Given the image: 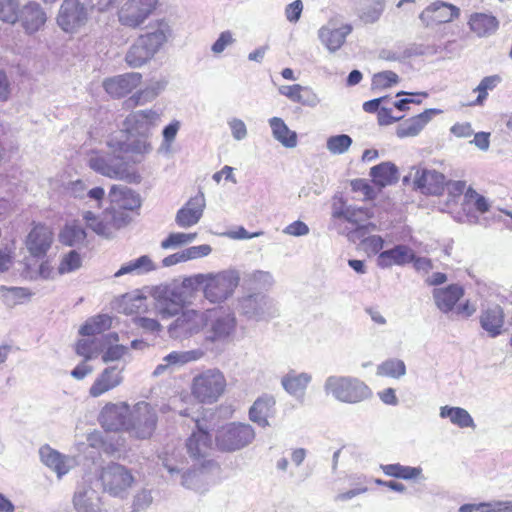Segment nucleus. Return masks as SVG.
<instances>
[{
  "label": "nucleus",
  "mask_w": 512,
  "mask_h": 512,
  "mask_svg": "<svg viewBox=\"0 0 512 512\" xmlns=\"http://www.w3.org/2000/svg\"><path fill=\"white\" fill-rule=\"evenodd\" d=\"M399 77L393 71H383L374 74L372 78L373 89H385L398 83Z\"/></svg>",
  "instance_id": "bf43d9fd"
},
{
  "label": "nucleus",
  "mask_w": 512,
  "mask_h": 512,
  "mask_svg": "<svg viewBox=\"0 0 512 512\" xmlns=\"http://www.w3.org/2000/svg\"><path fill=\"white\" fill-rule=\"evenodd\" d=\"M205 208L203 196H196L180 208L175 216V223L178 227L187 229L196 225L202 218Z\"/></svg>",
  "instance_id": "393cba45"
},
{
  "label": "nucleus",
  "mask_w": 512,
  "mask_h": 512,
  "mask_svg": "<svg viewBox=\"0 0 512 512\" xmlns=\"http://www.w3.org/2000/svg\"><path fill=\"white\" fill-rule=\"evenodd\" d=\"M185 287L168 285L158 287L155 291V308L162 319H169L183 312L186 303Z\"/></svg>",
  "instance_id": "9d476101"
},
{
  "label": "nucleus",
  "mask_w": 512,
  "mask_h": 512,
  "mask_svg": "<svg viewBox=\"0 0 512 512\" xmlns=\"http://www.w3.org/2000/svg\"><path fill=\"white\" fill-rule=\"evenodd\" d=\"M82 265L80 254L76 250H71L65 254L60 262L58 271L60 274L71 273L78 270Z\"/></svg>",
  "instance_id": "4d7b16f0"
},
{
  "label": "nucleus",
  "mask_w": 512,
  "mask_h": 512,
  "mask_svg": "<svg viewBox=\"0 0 512 512\" xmlns=\"http://www.w3.org/2000/svg\"><path fill=\"white\" fill-rule=\"evenodd\" d=\"M380 468L385 475L404 480L416 479L422 474L421 467L404 466L399 463L381 465Z\"/></svg>",
  "instance_id": "49530a36"
},
{
  "label": "nucleus",
  "mask_w": 512,
  "mask_h": 512,
  "mask_svg": "<svg viewBox=\"0 0 512 512\" xmlns=\"http://www.w3.org/2000/svg\"><path fill=\"white\" fill-rule=\"evenodd\" d=\"M158 0H127L118 10L117 17L121 25L136 29L153 13Z\"/></svg>",
  "instance_id": "f8f14e48"
},
{
  "label": "nucleus",
  "mask_w": 512,
  "mask_h": 512,
  "mask_svg": "<svg viewBox=\"0 0 512 512\" xmlns=\"http://www.w3.org/2000/svg\"><path fill=\"white\" fill-rule=\"evenodd\" d=\"M463 295L464 289L458 284H451L445 288H435L432 292L435 305L445 314L453 312Z\"/></svg>",
  "instance_id": "c756f323"
},
{
  "label": "nucleus",
  "mask_w": 512,
  "mask_h": 512,
  "mask_svg": "<svg viewBox=\"0 0 512 512\" xmlns=\"http://www.w3.org/2000/svg\"><path fill=\"white\" fill-rule=\"evenodd\" d=\"M132 411L126 403L107 404L101 411L99 421L107 431L129 430Z\"/></svg>",
  "instance_id": "dca6fc26"
},
{
  "label": "nucleus",
  "mask_w": 512,
  "mask_h": 512,
  "mask_svg": "<svg viewBox=\"0 0 512 512\" xmlns=\"http://www.w3.org/2000/svg\"><path fill=\"white\" fill-rule=\"evenodd\" d=\"M103 349V336L100 339H81L76 345V353L86 361L96 357Z\"/></svg>",
  "instance_id": "de8ad7c7"
},
{
  "label": "nucleus",
  "mask_w": 512,
  "mask_h": 512,
  "mask_svg": "<svg viewBox=\"0 0 512 512\" xmlns=\"http://www.w3.org/2000/svg\"><path fill=\"white\" fill-rule=\"evenodd\" d=\"M18 0H0V20L9 24L17 22Z\"/></svg>",
  "instance_id": "6e6d98bb"
},
{
  "label": "nucleus",
  "mask_w": 512,
  "mask_h": 512,
  "mask_svg": "<svg viewBox=\"0 0 512 512\" xmlns=\"http://www.w3.org/2000/svg\"><path fill=\"white\" fill-rule=\"evenodd\" d=\"M414 259V250L407 245L398 244L391 249L384 250L377 257V265L382 268H390L393 265L405 266Z\"/></svg>",
  "instance_id": "bb28decb"
},
{
  "label": "nucleus",
  "mask_w": 512,
  "mask_h": 512,
  "mask_svg": "<svg viewBox=\"0 0 512 512\" xmlns=\"http://www.w3.org/2000/svg\"><path fill=\"white\" fill-rule=\"evenodd\" d=\"M201 473V471L196 469L183 472L181 475V485L188 489H199L202 483Z\"/></svg>",
  "instance_id": "680f3d73"
},
{
  "label": "nucleus",
  "mask_w": 512,
  "mask_h": 512,
  "mask_svg": "<svg viewBox=\"0 0 512 512\" xmlns=\"http://www.w3.org/2000/svg\"><path fill=\"white\" fill-rule=\"evenodd\" d=\"M312 380L311 374L307 372L297 373L295 370H290L281 378V385L283 389L293 397H302Z\"/></svg>",
  "instance_id": "c9c22d12"
},
{
  "label": "nucleus",
  "mask_w": 512,
  "mask_h": 512,
  "mask_svg": "<svg viewBox=\"0 0 512 512\" xmlns=\"http://www.w3.org/2000/svg\"><path fill=\"white\" fill-rule=\"evenodd\" d=\"M73 504L77 512H101L102 510L99 493L87 484L78 486L73 497Z\"/></svg>",
  "instance_id": "cd10ccee"
},
{
  "label": "nucleus",
  "mask_w": 512,
  "mask_h": 512,
  "mask_svg": "<svg viewBox=\"0 0 512 512\" xmlns=\"http://www.w3.org/2000/svg\"><path fill=\"white\" fill-rule=\"evenodd\" d=\"M47 21V14L36 1H29L19 7L17 22L21 24L25 33L32 35L42 29Z\"/></svg>",
  "instance_id": "6ab92c4d"
},
{
  "label": "nucleus",
  "mask_w": 512,
  "mask_h": 512,
  "mask_svg": "<svg viewBox=\"0 0 512 512\" xmlns=\"http://www.w3.org/2000/svg\"><path fill=\"white\" fill-rule=\"evenodd\" d=\"M351 32L352 26L350 24L337 26V24L331 20L319 29L318 37L328 51L334 53L343 46L346 37Z\"/></svg>",
  "instance_id": "412c9836"
},
{
  "label": "nucleus",
  "mask_w": 512,
  "mask_h": 512,
  "mask_svg": "<svg viewBox=\"0 0 512 512\" xmlns=\"http://www.w3.org/2000/svg\"><path fill=\"white\" fill-rule=\"evenodd\" d=\"M172 36L173 30L169 22L166 19H158L148 24L147 32L141 34L139 39L155 56Z\"/></svg>",
  "instance_id": "a211bd4d"
},
{
  "label": "nucleus",
  "mask_w": 512,
  "mask_h": 512,
  "mask_svg": "<svg viewBox=\"0 0 512 512\" xmlns=\"http://www.w3.org/2000/svg\"><path fill=\"white\" fill-rule=\"evenodd\" d=\"M100 480L103 490L113 497L125 498L134 483L131 471L119 464L109 463L102 468Z\"/></svg>",
  "instance_id": "6e6552de"
},
{
  "label": "nucleus",
  "mask_w": 512,
  "mask_h": 512,
  "mask_svg": "<svg viewBox=\"0 0 512 512\" xmlns=\"http://www.w3.org/2000/svg\"><path fill=\"white\" fill-rule=\"evenodd\" d=\"M377 374L398 379L406 374V365L400 359H388L378 366Z\"/></svg>",
  "instance_id": "09e8293b"
},
{
  "label": "nucleus",
  "mask_w": 512,
  "mask_h": 512,
  "mask_svg": "<svg viewBox=\"0 0 512 512\" xmlns=\"http://www.w3.org/2000/svg\"><path fill=\"white\" fill-rule=\"evenodd\" d=\"M86 231L78 222L66 224L59 233V240L62 244L70 247H81L86 242Z\"/></svg>",
  "instance_id": "79ce46f5"
},
{
  "label": "nucleus",
  "mask_w": 512,
  "mask_h": 512,
  "mask_svg": "<svg viewBox=\"0 0 512 512\" xmlns=\"http://www.w3.org/2000/svg\"><path fill=\"white\" fill-rule=\"evenodd\" d=\"M255 438L253 427L245 423H230L216 434V445L221 451L233 452L248 446Z\"/></svg>",
  "instance_id": "1a4fd4ad"
},
{
  "label": "nucleus",
  "mask_w": 512,
  "mask_h": 512,
  "mask_svg": "<svg viewBox=\"0 0 512 512\" xmlns=\"http://www.w3.org/2000/svg\"><path fill=\"white\" fill-rule=\"evenodd\" d=\"M168 82L165 78L153 79L150 83L142 90H139L132 95L127 101V105L138 106L144 105L153 101L164 89Z\"/></svg>",
  "instance_id": "4c0bfd02"
},
{
  "label": "nucleus",
  "mask_w": 512,
  "mask_h": 512,
  "mask_svg": "<svg viewBox=\"0 0 512 512\" xmlns=\"http://www.w3.org/2000/svg\"><path fill=\"white\" fill-rule=\"evenodd\" d=\"M352 138L347 134L330 136L327 139L326 147L334 155L344 154L352 145Z\"/></svg>",
  "instance_id": "864d4df0"
},
{
  "label": "nucleus",
  "mask_w": 512,
  "mask_h": 512,
  "mask_svg": "<svg viewBox=\"0 0 512 512\" xmlns=\"http://www.w3.org/2000/svg\"><path fill=\"white\" fill-rule=\"evenodd\" d=\"M202 324V312L186 310L180 313L168 327L171 338L182 339L197 333Z\"/></svg>",
  "instance_id": "aec40b11"
},
{
  "label": "nucleus",
  "mask_w": 512,
  "mask_h": 512,
  "mask_svg": "<svg viewBox=\"0 0 512 512\" xmlns=\"http://www.w3.org/2000/svg\"><path fill=\"white\" fill-rule=\"evenodd\" d=\"M324 391L335 400L348 404H357L372 396L371 389L363 381L351 376H329Z\"/></svg>",
  "instance_id": "20e7f679"
},
{
  "label": "nucleus",
  "mask_w": 512,
  "mask_h": 512,
  "mask_svg": "<svg viewBox=\"0 0 512 512\" xmlns=\"http://www.w3.org/2000/svg\"><path fill=\"white\" fill-rule=\"evenodd\" d=\"M372 181L379 187H386L396 184L399 180V171L392 162H382L370 169L369 173Z\"/></svg>",
  "instance_id": "e433bc0d"
},
{
  "label": "nucleus",
  "mask_w": 512,
  "mask_h": 512,
  "mask_svg": "<svg viewBox=\"0 0 512 512\" xmlns=\"http://www.w3.org/2000/svg\"><path fill=\"white\" fill-rule=\"evenodd\" d=\"M112 326V318L106 314H100L89 318L81 326L79 333L83 336H94L101 334Z\"/></svg>",
  "instance_id": "a18cd8bd"
},
{
  "label": "nucleus",
  "mask_w": 512,
  "mask_h": 512,
  "mask_svg": "<svg viewBox=\"0 0 512 512\" xmlns=\"http://www.w3.org/2000/svg\"><path fill=\"white\" fill-rule=\"evenodd\" d=\"M153 501V497L151 495L150 490L143 489L140 492H138L133 500V511L139 512L142 510L147 509Z\"/></svg>",
  "instance_id": "338daca9"
},
{
  "label": "nucleus",
  "mask_w": 512,
  "mask_h": 512,
  "mask_svg": "<svg viewBox=\"0 0 512 512\" xmlns=\"http://www.w3.org/2000/svg\"><path fill=\"white\" fill-rule=\"evenodd\" d=\"M157 424L155 410L147 402H138L132 410L128 433L138 439L149 438Z\"/></svg>",
  "instance_id": "ddd939ff"
},
{
  "label": "nucleus",
  "mask_w": 512,
  "mask_h": 512,
  "mask_svg": "<svg viewBox=\"0 0 512 512\" xmlns=\"http://www.w3.org/2000/svg\"><path fill=\"white\" fill-rule=\"evenodd\" d=\"M154 57L144 42L137 37L125 55V62L131 68H140Z\"/></svg>",
  "instance_id": "58836bf2"
},
{
  "label": "nucleus",
  "mask_w": 512,
  "mask_h": 512,
  "mask_svg": "<svg viewBox=\"0 0 512 512\" xmlns=\"http://www.w3.org/2000/svg\"><path fill=\"white\" fill-rule=\"evenodd\" d=\"M161 113L154 109L131 112L123 121V132L130 137L149 138L159 125Z\"/></svg>",
  "instance_id": "9b49d317"
},
{
  "label": "nucleus",
  "mask_w": 512,
  "mask_h": 512,
  "mask_svg": "<svg viewBox=\"0 0 512 512\" xmlns=\"http://www.w3.org/2000/svg\"><path fill=\"white\" fill-rule=\"evenodd\" d=\"M297 103L314 108L320 103V98L311 88L301 86Z\"/></svg>",
  "instance_id": "69168bd1"
},
{
  "label": "nucleus",
  "mask_w": 512,
  "mask_h": 512,
  "mask_svg": "<svg viewBox=\"0 0 512 512\" xmlns=\"http://www.w3.org/2000/svg\"><path fill=\"white\" fill-rule=\"evenodd\" d=\"M440 417L449 418L452 424L460 428H475V423L469 412L461 407L443 406L440 408Z\"/></svg>",
  "instance_id": "37998d69"
},
{
  "label": "nucleus",
  "mask_w": 512,
  "mask_h": 512,
  "mask_svg": "<svg viewBox=\"0 0 512 512\" xmlns=\"http://www.w3.org/2000/svg\"><path fill=\"white\" fill-rule=\"evenodd\" d=\"M239 310L246 318L255 321L267 320L278 314L273 300L261 293H254L240 299Z\"/></svg>",
  "instance_id": "4468645a"
},
{
  "label": "nucleus",
  "mask_w": 512,
  "mask_h": 512,
  "mask_svg": "<svg viewBox=\"0 0 512 512\" xmlns=\"http://www.w3.org/2000/svg\"><path fill=\"white\" fill-rule=\"evenodd\" d=\"M464 204L473 207L476 211L483 214L489 211V201L472 187H469L464 193Z\"/></svg>",
  "instance_id": "603ef678"
},
{
  "label": "nucleus",
  "mask_w": 512,
  "mask_h": 512,
  "mask_svg": "<svg viewBox=\"0 0 512 512\" xmlns=\"http://www.w3.org/2000/svg\"><path fill=\"white\" fill-rule=\"evenodd\" d=\"M119 340L118 334L111 332L103 335L104 349L102 352V361L104 363L119 361L129 354V348L120 344H112Z\"/></svg>",
  "instance_id": "ea45409f"
},
{
  "label": "nucleus",
  "mask_w": 512,
  "mask_h": 512,
  "mask_svg": "<svg viewBox=\"0 0 512 512\" xmlns=\"http://www.w3.org/2000/svg\"><path fill=\"white\" fill-rule=\"evenodd\" d=\"M91 13L92 11L81 0H63L56 22L65 33L75 34L87 25Z\"/></svg>",
  "instance_id": "0eeeda50"
},
{
  "label": "nucleus",
  "mask_w": 512,
  "mask_h": 512,
  "mask_svg": "<svg viewBox=\"0 0 512 512\" xmlns=\"http://www.w3.org/2000/svg\"><path fill=\"white\" fill-rule=\"evenodd\" d=\"M155 268L156 267L150 257L143 255L135 260H131L128 263L123 264L114 276L121 277L125 274L141 275L153 271Z\"/></svg>",
  "instance_id": "c03bdc74"
},
{
  "label": "nucleus",
  "mask_w": 512,
  "mask_h": 512,
  "mask_svg": "<svg viewBox=\"0 0 512 512\" xmlns=\"http://www.w3.org/2000/svg\"><path fill=\"white\" fill-rule=\"evenodd\" d=\"M180 126V121L173 120L171 123L164 127L162 131L163 141L161 148L164 149L166 152L170 151L171 145L177 136Z\"/></svg>",
  "instance_id": "052dcab7"
},
{
  "label": "nucleus",
  "mask_w": 512,
  "mask_h": 512,
  "mask_svg": "<svg viewBox=\"0 0 512 512\" xmlns=\"http://www.w3.org/2000/svg\"><path fill=\"white\" fill-rule=\"evenodd\" d=\"M52 243L51 230L43 225L35 226L27 236L26 246L31 255L41 257L46 254Z\"/></svg>",
  "instance_id": "7c9ffc66"
},
{
  "label": "nucleus",
  "mask_w": 512,
  "mask_h": 512,
  "mask_svg": "<svg viewBox=\"0 0 512 512\" xmlns=\"http://www.w3.org/2000/svg\"><path fill=\"white\" fill-rule=\"evenodd\" d=\"M235 315L223 307L208 309L202 312V328L208 340L225 341L236 330Z\"/></svg>",
  "instance_id": "423d86ee"
},
{
  "label": "nucleus",
  "mask_w": 512,
  "mask_h": 512,
  "mask_svg": "<svg viewBox=\"0 0 512 512\" xmlns=\"http://www.w3.org/2000/svg\"><path fill=\"white\" fill-rule=\"evenodd\" d=\"M1 296L8 306L21 304L23 300L30 298L31 292L23 287H5L0 288Z\"/></svg>",
  "instance_id": "8fccbe9b"
},
{
  "label": "nucleus",
  "mask_w": 512,
  "mask_h": 512,
  "mask_svg": "<svg viewBox=\"0 0 512 512\" xmlns=\"http://www.w3.org/2000/svg\"><path fill=\"white\" fill-rule=\"evenodd\" d=\"M440 112L438 109H426L424 112L402 122L396 129V135L399 138L418 135L432 117Z\"/></svg>",
  "instance_id": "2f4dec72"
},
{
  "label": "nucleus",
  "mask_w": 512,
  "mask_h": 512,
  "mask_svg": "<svg viewBox=\"0 0 512 512\" xmlns=\"http://www.w3.org/2000/svg\"><path fill=\"white\" fill-rule=\"evenodd\" d=\"M332 216L337 219H344L355 226L352 234L357 238L364 237L371 231L377 229L376 224L368 222L364 224L369 218L373 216V213L368 208L354 207V206H342L333 210Z\"/></svg>",
  "instance_id": "2eb2a0df"
},
{
  "label": "nucleus",
  "mask_w": 512,
  "mask_h": 512,
  "mask_svg": "<svg viewBox=\"0 0 512 512\" xmlns=\"http://www.w3.org/2000/svg\"><path fill=\"white\" fill-rule=\"evenodd\" d=\"M468 26L473 33L483 38L496 33L499 28V21L491 13L476 12L470 15Z\"/></svg>",
  "instance_id": "f704fd0d"
},
{
  "label": "nucleus",
  "mask_w": 512,
  "mask_h": 512,
  "mask_svg": "<svg viewBox=\"0 0 512 512\" xmlns=\"http://www.w3.org/2000/svg\"><path fill=\"white\" fill-rule=\"evenodd\" d=\"M196 428L187 439L186 448L191 458L200 459L206 457L211 449L212 436L203 421L196 420Z\"/></svg>",
  "instance_id": "5701e85b"
},
{
  "label": "nucleus",
  "mask_w": 512,
  "mask_h": 512,
  "mask_svg": "<svg viewBox=\"0 0 512 512\" xmlns=\"http://www.w3.org/2000/svg\"><path fill=\"white\" fill-rule=\"evenodd\" d=\"M133 323L146 333L158 334L162 329L161 324L153 318L136 316L133 318Z\"/></svg>",
  "instance_id": "0e129e2a"
},
{
  "label": "nucleus",
  "mask_w": 512,
  "mask_h": 512,
  "mask_svg": "<svg viewBox=\"0 0 512 512\" xmlns=\"http://www.w3.org/2000/svg\"><path fill=\"white\" fill-rule=\"evenodd\" d=\"M501 81V76L497 74L484 77L474 89L475 92H478L476 104H482V102L487 98L488 92L494 90Z\"/></svg>",
  "instance_id": "5fc2aeb1"
},
{
  "label": "nucleus",
  "mask_w": 512,
  "mask_h": 512,
  "mask_svg": "<svg viewBox=\"0 0 512 512\" xmlns=\"http://www.w3.org/2000/svg\"><path fill=\"white\" fill-rule=\"evenodd\" d=\"M240 281L236 270H223L217 273H199L183 280V287L201 288L206 300L220 304L231 297Z\"/></svg>",
  "instance_id": "7ed1b4c3"
},
{
  "label": "nucleus",
  "mask_w": 512,
  "mask_h": 512,
  "mask_svg": "<svg viewBox=\"0 0 512 512\" xmlns=\"http://www.w3.org/2000/svg\"><path fill=\"white\" fill-rule=\"evenodd\" d=\"M236 39L233 37V33L229 30L220 33L217 40L212 44L211 51L214 54L222 53L228 46L233 45Z\"/></svg>",
  "instance_id": "e2e57ef3"
},
{
  "label": "nucleus",
  "mask_w": 512,
  "mask_h": 512,
  "mask_svg": "<svg viewBox=\"0 0 512 512\" xmlns=\"http://www.w3.org/2000/svg\"><path fill=\"white\" fill-rule=\"evenodd\" d=\"M226 378L219 369H207L194 376L191 392L201 403L212 404L225 392Z\"/></svg>",
  "instance_id": "39448f33"
},
{
  "label": "nucleus",
  "mask_w": 512,
  "mask_h": 512,
  "mask_svg": "<svg viewBox=\"0 0 512 512\" xmlns=\"http://www.w3.org/2000/svg\"><path fill=\"white\" fill-rule=\"evenodd\" d=\"M108 152L92 151L88 156V166L95 172L111 178L138 182L140 176L129 170L131 164L142 162L145 155L152 151L148 138H139L128 142L123 131L107 140Z\"/></svg>",
  "instance_id": "f257e3e1"
},
{
  "label": "nucleus",
  "mask_w": 512,
  "mask_h": 512,
  "mask_svg": "<svg viewBox=\"0 0 512 512\" xmlns=\"http://www.w3.org/2000/svg\"><path fill=\"white\" fill-rule=\"evenodd\" d=\"M39 454L43 464L56 472L59 478L68 473L72 467L71 458L62 455L48 445L42 446Z\"/></svg>",
  "instance_id": "72a5a7b5"
},
{
  "label": "nucleus",
  "mask_w": 512,
  "mask_h": 512,
  "mask_svg": "<svg viewBox=\"0 0 512 512\" xmlns=\"http://www.w3.org/2000/svg\"><path fill=\"white\" fill-rule=\"evenodd\" d=\"M275 404L276 401L271 395L259 397L249 409V419L260 427L269 426L268 418L274 415Z\"/></svg>",
  "instance_id": "473e14b6"
},
{
  "label": "nucleus",
  "mask_w": 512,
  "mask_h": 512,
  "mask_svg": "<svg viewBox=\"0 0 512 512\" xmlns=\"http://www.w3.org/2000/svg\"><path fill=\"white\" fill-rule=\"evenodd\" d=\"M505 314L498 304L488 305L481 310L480 325L492 338L502 334Z\"/></svg>",
  "instance_id": "c85d7f7f"
},
{
  "label": "nucleus",
  "mask_w": 512,
  "mask_h": 512,
  "mask_svg": "<svg viewBox=\"0 0 512 512\" xmlns=\"http://www.w3.org/2000/svg\"><path fill=\"white\" fill-rule=\"evenodd\" d=\"M141 80V73L129 72L105 79L103 87L111 97L122 98L131 93L141 83Z\"/></svg>",
  "instance_id": "4be33fe9"
},
{
  "label": "nucleus",
  "mask_w": 512,
  "mask_h": 512,
  "mask_svg": "<svg viewBox=\"0 0 512 512\" xmlns=\"http://www.w3.org/2000/svg\"><path fill=\"white\" fill-rule=\"evenodd\" d=\"M414 184L423 194L441 195L444 191L445 176L434 169H417L414 175Z\"/></svg>",
  "instance_id": "b1692460"
},
{
  "label": "nucleus",
  "mask_w": 512,
  "mask_h": 512,
  "mask_svg": "<svg viewBox=\"0 0 512 512\" xmlns=\"http://www.w3.org/2000/svg\"><path fill=\"white\" fill-rule=\"evenodd\" d=\"M146 300L145 296H128L124 298L123 301V312L126 315L139 314L146 310Z\"/></svg>",
  "instance_id": "13d9d810"
},
{
  "label": "nucleus",
  "mask_w": 512,
  "mask_h": 512,
  "mask_svg": "<svg viewBox=\"0 0 512 512\" xmlns=\"http://www.w3.org/2000/svg\"><path fill=\"white\" fill-rule=\"evenodd\" d=\"M269 125L275 140L286 148L297 146V134L288 128L282 118L272 117L269 119Z\"/></svg>",
  "instance_id": "a19ab883"
},
{
  "label": "nucleus",
  "mask_w": 512,
  "mask_h": 512,
  "mask_svg": "<svg viewBox=\"0 0 512 512\" xmlns=\"http://www.w3.org/2000/svg\"><path fill=\"white\" fill-rule=\"evenodd\" d=\"M110 206L101 214L91 210L82 211L86 225L97 235L110 238L113 233L130 221L129 211L141 206L139 194L124 185H113L109 192Z\"/></svg>",
  "instance_id": "f03ea898"
},
{
  "label": "nucleus",
  "mask_w": 512,
  "mask_h": 512,
  "mask_svg": "<svg viewBox=\"0 0 512 512\" xmlns=\"http://www.w3.org/2000/svg\"><path fill=\"white\" fill-rule=\"evenodd\" d=\"M197 238V233L172 232L164 240L160 246L162 249H177L192 243Z\"/></svg>",
  "instance_id": "3c124183"
},
{
  "label": "nucleus",
  "mask_w": 512,
  "mask_h": 512,
  "mask_svg": "<svg viewBox=\"0 0 512 512\" xmlns=\"http://www.w3.org/2000/svg\"><path fill=\"white\" fill-rule=\"evenodd\" d=\"M460 15V9L453 4L444 1H435L428 5L419 15V19L425 27L449 23Z\"/></svg>",
  "instance_id": "f3484780"
},
{
  "label": "nucleus",
  "mask_w": 512,
  "mask_h": 512,
  "mask_svg": "<svg viewBox=\"0 0 512 512\" xmlns=\"http://www.w3.org/2000/svg\"><path fill=\"white\" fill-rule=\"evenodd\" d=\"M122 371L123 368H118L117 366L105 368L91 385L89 395L97 398L119 386L123 381Z\"/></svg>",
  "instance_id": "a878e982"
},
{
  "label": "nucleus",
  "mask_w": 512,
  "mask_h": 512,
  "mask_svg": "<svg viewBox=\"0 0 512 512\" xmlns=\"http://www.w3.org/2000/svg\"><path fill=\"white\" fill-rule=\"evenodd\" d=\"M481 512H512V501H495L479 505Z\"/></svg>",
  "instance_id": "774afa93"
}]
</instances>
